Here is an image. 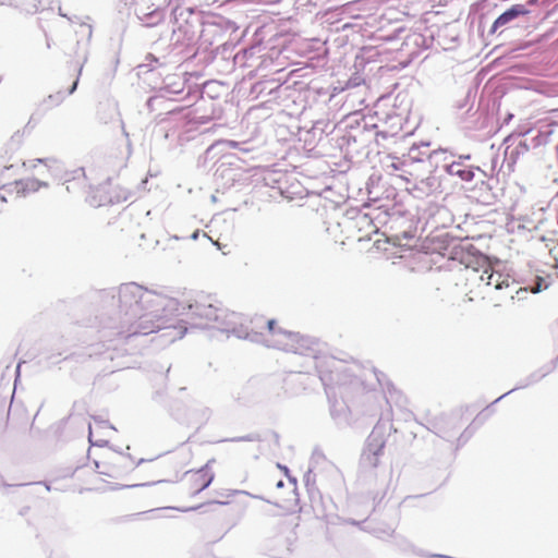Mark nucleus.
<instances>
[{"label": "nucleus", "instance_id": "1", "mask_svg": "<svg viewBox=\"0 0 558 558\" xmlns=\"http://www.w3.org/2000/svg\"><path fill=\"white\" fill-rule=\"evenodd\" d=\"M117 298L119 308L131 315L126 329L120 331L124 338L149 335L166 328L171 313L178 310L174 299L135 282L121 284Z\"/></svg>", "mask_w": 558, "mask_h": 558}, {"label": "nucleus", "instance_id": "2", "mask_svg": "<svg viewBox=\"0 0 558 558\" xmlns=\"http://www.w3.org/2000/svg\"><path fill=\"white\" fill-rule=\"evenodd\" d=\"M12 147H7L0 154V186H4L2 174L5 170H10L21 163L26 169L39 168V178H25L14 182L16 192L29 193L36 192L40 187L47 185V179L50 177L52 159H36L29 163L22 160V158H14L11 154Z\"/></svg>", "mask_w": 558, "mask_h": 558}, {"label": "nucleus", "instance_id": "3", "mask_svg": "<svg viewBox=\"0 0 558 558\" xmlns=\"http://www.w3.org/2000/svg\"><path fill=\"white\" fill-rule=\"evenodd\" d=\"M257 328L264 329L260 332L262 341L268 347L295 354H307L311 350L310 339L298 332L283 330L275 319H257Z\"/></svg>", "mask_w": 558, "mask_h": 558}, {"label": "nucleus", "instance_id": "4", "mask_svg": "<svg viewBox=\"0 0 558 558\" xmlns=\"http://www.w3.org/2000/svg\"><path fill=\"white\" fill-rule=\"evenodd\" d=\"M189 316L192 324L198 327H207L218 323L219 327L229 329L235 322V313L228 311L222 304L210 295H201L189 304Z\"/></svg>", "mask_w": 558, "mask_h": 558}, {"label": "nucleus", "instance_id": "5", "mask_svg": "<svg viewBox=\"0 0 558 558\" xmlns=\"http://www.w3.org/2000/svg\"><path fill=\"white\" fill-rule=\"evenodd\" d=\"M385 446L386 440L383 433L373 430L366 440L361 457L363 464L368 468H376L379 463V458L384 453Z\"/></svg>", "mask_w": 558, "mask_h": 558}, {"label": "nucleus", "instance_id": "6", "mask_svg": "<svg viewBox=\"0 0 558 558\" xmlns=\"http://www.w3.org/2000/svg\"><path fill=\"white\" fill-rule=\"evenodd\" d=\"M476 264L483 268L480 275V280L487 287H493L495 290H501L509 287V278L502 276L500 272H495L487 259L483 256L476 258Z\"/></svg>", "mask_w": 558, "mask_h": 558}, {"label": "nucleus", "instance_id": "7", "mask_svg": "<svg viewBox=\"0 0 558 558\" xmlns=\"http://www.w3.org/2000/svg\"><path fill=\"white\" fill-rule=\"evenodd\" d=\"M529 11L523 4H514L502 14H500L493 23L492 31L496 32L499 27L505 26L520 15H526Z\"/></svg>", "mask_w": 558, "mask_h": 558}, {"label": "nucleus", "instance_id": "8", "mask_svg": "<svg viewBox=\"0 0 558 558\" xmlns=\"http://www.w3.org/2000/svg\"><path fill=\"white\" fill-rule=\"evenodd\" d=\"M191 477L195 486L198 488H207L214 480V474L210 468L205 466L196 472H193Z\"/></svg>", "mask_w": 558, "mask_h": 558}, {"label": "nucleus", "instance_id": "9", "mask_svg": "<svg viewBox=\"0 0 558 558\" xmlns=\"http://www.w3.org/2000/svg\"><path fill=\"white\" fill-rule=\"evenodd\" d=\"M39 0H13V5L25 12V13H36L39 9Z\"/></svg>", "mask_w": 558, "mask_h": 558}, {"label": "nucleus", "instance_id": "10", "mask_svg": "<svg viewBox=\"0 0 558 558\" xmlns=\"http://www.w3.org/2000/svg\"><path fill=\"white\" fill-rule=\"evenodd\" d=\"M199 507H201L199 504H191V505H182V506H177V507H166V508H161L160 510L173 509V510L186 512V511L196 510Z\"/></svg>", "mask_w": 558, "mask_h": 558}, {"label": "nucleus", "instance_id": "11", "mask_svg": "<svg viewBox=\"0 0 558 558\" xmlns=\"http://www.w3.org/2000/svg\"><path fill=\"white\" fill-rule=\"evenodd\" d=\"M288 492V495H289V499L288 501L289 502H293V505H286V506H281L283 509L286 510H293L294 506L296 505V501H298V490H287Z\"/></svg>", "mask_w": 558, "mask_h": 558}, {"label": "nucleus", "instance_id": "12", "mask_svg": "<svg viewBox=\"0 0 558 558\" xmlns=\"http://www.w3.org/2000/svg\"><path fill=\"white\" fill-rule=\"evenodd\" d=\"M549 253L556 262L555 266L558 267V241L551 246Z\"/></svg>", "mask_w": 558, "mask_h": 558}, {"label": "nucleus", "instance_id": "13", "mask_svg": "<svg viewBox=\"0 0 558 558\" xmlns=\"http://www.w3.org/2000/svg\"><path fill=\"white\" fill-rule=\"evenodd\" d=\"M280 471L287 476L289 485L296 486V480L289 474L287 468H281Z\"/></svg>", "mask_w": 558, "mask_h": 558}, {"label": "nucleus", "instance_id": "14", "mask_svg": "<svg viewBox=\"0 0 558 558\" xmlns=\"http://www.w3.org/2000/svg\"><path fill=\"white\" fill-rule=\"evenodd\" d=\"M543 281H544V280H543L542 278L537 277L536 286H535V287H533V288L531 289V291H532L533 293H537V292H539V291L542 290Z\"/></svg>", "mask_w": 558, "mask_h": 558}, {"label": "nucleus", "instance_id": "15", "mask_svg": "<svg viewBox=\"0 0 558 558\" xmlns=\"http://www.w3.org/2000/svg\"><path fill=\"white\" fill-rule=\"evenodd\" d=\"M123 199H125V196H122ZM121 199V196L120 195H116V196H110L108 198V202L110 203H113V202H119Z\"/></svg>", "mask_w": 558, "mask_h": 558}, {"label": "nucleus", "instance_id": "16", "mask_svg": "<svg viewBox=\"0 0 558 558\" xmlns=\"http://www.w3.org/2000/svg\"><path fill=\"white\" fill-rule=\"evenodd\" d=\"M415 554H417L420 556H423V557H430V558H433L432 557L433 554H427V553H425L423 550H416Z\"/></svg>", "mask_w": 558, "mask_h": 558}, {"label": "nucleus", "instance_id": "17", "mask_svg": "<svg viewBox=\"0 0 558 558\" xmlns=\"http://www.w3.org/2000/svg\"><path fill=\"white\" fill-rule=\"evenodd\" d=\"M76 86H77V78L73 82L72 87L69 89V94H72L76 89Z\"/></svg>", "mask_w": 558, "mask_h": 558}, {"label": "nucleus", "instance_id": "18", "mask_svg": "<svg viewBox=\"0 0 558 558\" xmlns=\"http://www.w3.org/2000/svg\"><path fill=\"white\" fill-rule=\"evenodd\" d=\"M276 485H277V488H281L283 486V481L279 480Z\"/></svg>", "mask_w": 558, "mask_h": 558}, {"label": "nucleus", "instance_id": "19", "mask_svg": "<svg viewBox=\"0 0 558 558\" xmlns=\"http://www.w3.org/2000/svg\"><path fill=\"white\" fill-rule=\"evenodd\" d=\"M199 492H201V490H195V492L191 493V494H190V496H191L192 498H195V497L197 496V493H199Z\"/></svg>", "mask_w": 558, "mask_h": 558}, {"label": "nucleus", "instance_id": "20", "mask_svg": "<svg viewBox=\"0 0 558 558\" xmlns=\"http://www.w3.org/2000/svg\"><path fill=\"white\" fill-rule=\"evenodd\" d=\"M5 202H7L5 197L0 193V203H5Z\"/></svg>", "mask_w": 558, "mask_h": 558}, {"label": "nucleus", "instance_id": "21", "mask_svg": "<svg viewBox=\"0 0 558 558\" xmlns=\"http://www.w3.org/2000/svg\"><path fill=\"white\" fill-rule=\"evenodd\" d=\"M537 0H530L529 3L530 4H534Z\"/></svg>", "mask_w": 558, "mask_h": 558}, {"label": "nucleus", "instance_id": "22", "mask_svg": "<svg viewBox=\"0 0 558 558\" xmlns=\"http://www.w3.org/2000/svg\"><path fill=\"white\" fill-rule=\"evenodd\" d=\"M238 489H234V493H238ZM242 493H247L246 490H241Z\"/></svg>", "mask_w": 558, "mask_h": 558}]
</instances>
